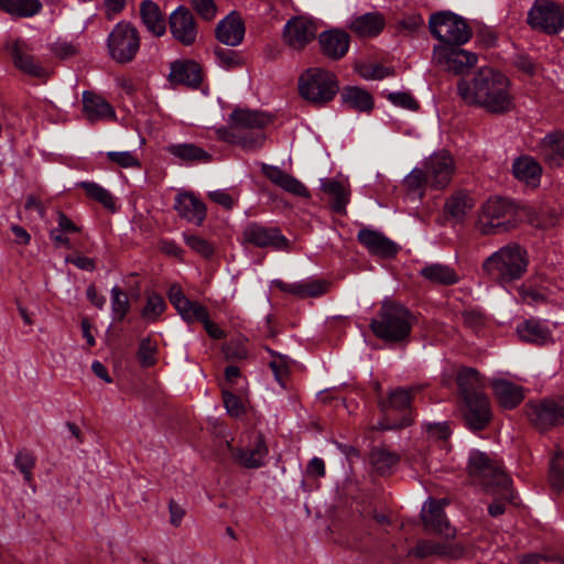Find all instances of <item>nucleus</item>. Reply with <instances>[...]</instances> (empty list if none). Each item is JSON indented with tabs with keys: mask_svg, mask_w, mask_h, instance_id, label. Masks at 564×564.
<instances>
[{
	"mask_svg": "<svg viewBox=\"0 0 564 564\" xmlns=\"http://www.w3.org/2000/svg\"><path fill=\"white\" fill-rule=\"evenodd\" d=\"M223 397L225 408L230 416L238 417L245 413V405L239 397L228 391H224Z\"/></svg>",
	"mask_w": 564,
	"mask_h": 564,
	"instance_id": "nucleus-61",
	"label": "nucleus"
},
{
	"mask_svg": "<svg viewBox=\"0 0 564 564\" xmlns=\"http://www.w3.org/2000/svg\"><path fill=\"white\" fill-rule=\"evenodd\" d=\"M341 101L348 108L361 111L370 112L373 109V98L365 89L357 86L345 87L341 91Z\"/></svg>",
	"mask_w": 564,
	"mask_h": 564,
	"instance_id": "nucleus-40",
	"label": "nucleus"
},
{
	"mask_svg": "<svg viewBox=\"0 0 564 564\" xmlns=\"http://www.w3.org/2000/svg\"><path fill=\"white\" fill-rule=\"evenodd\" d=\"M107 158L109 161L116 163L120 167L128 169V167H137L140 165L139 160L137 156L130 152V151H122V152H108Z\"/></svg>",
	"mask_w": 564,
	"mask_h": 564,
	"instance_id": "nucleus-59",
	"label": "nucleus"
},
{
	"mask_svg": "<svg viewBox=\"0 0 564 564\" xmlns=\"http://www.w3.org/2000/svg\"><path fill=\"white\" fill-rule=\"evenodd\" d=\"M563 455L557 452L550 460L549 481L554 490L560 492L564 488Z\"/></svg>",
	"mask_w": 564,
	"mask_h": 564,
	"instance_id": "nucleus-52",
	"label": "nucleus"
},
{
	"mask_svg": "<svg viewBox=\"0 0 564 564\" xmlns=\"http://www.w3.org/2000/svg\"><path fill=\"white\" fill-rule=\"evenodd\" d=\"M520 221L519 207L502 197H491L482 205L478 227L482 235H497L516 228Z\"/></svg>",
	"mask_w": 564,
	"mask_h": 564,
	"instance_id": "nucleus-6",
	"label": "nucleus"
},
{
	"mask_svg": "<svg viewBox=\"0 0 564 564\" xmlns=\"http://www.w3.org/2000/svg\"><path fill=\"white\" fill-rule=\"evenodd\" d=\"M35 464L36 458L30 451L21 449L17 453L14 458V466L20 470L28 484H30L33 479V469Z\"/></svg>",
	"mask_w": 564,
	"mask_h": 564,
	"instance_id": "nucleus-53",
	"label": "nucleus"
},
{
	"mask_svg": "<svg viewBox=\"0 0 564 564\" xmlns=\"http://www.w3.org/2000/svg\"><path fill=\"white\" fill-rule=\"evenodd\" d=\"M457 384L464 398L482 393V379L475 368H462L457 375Z\"/></svg>",
	"mask_w": 564,
	"mask_h": 564,
	"instance_id": "nucleus-42",
	"label": "nucleus"
},
{
	"mask_svg": "<svg viewBox=\"0 0 564 564\" xmlns=\"http://www.w3.org/2000/svg\"><path fill=\"white\" fill-rule=\"evenodd\" d=\"M140 15L147 30L154 36L160 37L166 32L165 18L154 1L143 0L140 3Z\"/></svg>",
	"mask_w": 564,
	"mask_h": 564,
	"instance_id": "nucleus-34",
	"label": "nucleus"
},
{
	"mask_svg": "<svg viewBox=\"0 0 564 564\" xmlns=\"http://www.w3.org/2000/svg\"><path fill=\"white\" fill-rule=\"evenodd\" d=\"M318 44L323 55L333 61H338L347 54L350 36L344 30L330 29L318 35Z\"/></svg>",
	"mask_w": 564,
	"mask_h": 564,
	"instance_id": "nucleus-21",
	"label": "nucleus"
},
{
	"mask_svg": "<svg viewBox=\"0 0 564 564\" xmlns=\"http://www.w3.org/2000/svg\"><path fill=\"white\" fill-rule=\"evenodd\" d=\"M184 240L192 250L204 258H210L214 254L215 249L213 245L199 236L184 234Z\"/></svg>",
	"mask_w": 564,
	"mask_h": 564,
	"instance_id": "nucleus-55",
	"label": "nucleus"
},
{
	"mask_svg": "<svg viewBox=\"0 0 564 564\" xmlns=\"http://www.w3.org/2000/svg\"><path fill=\"white\" fill-rule=\"evenodd\" d=\"M411 400L412 392L410 390L399 388L391 391L387 400H381L379 402V406L384 419L375 426V429L379 431H390L409 426L412 423V420L408 413L402 414L401 419L398 421H391V415L394 412L403 413L408 411Z\"/></svg>",
	"mask_w": 564,
	"mask_h": 564,
	"instance_id": "nucleus-11",
	"label": "nucleus"
},
{
	"mask_svg": "<svg viewBox=\"0 0 564 564\" xmlns=\"http://www.w3.org/2000/svg\"><path fill=\"white\" fill-rule=\"evenodd\" d=\"M214 54L218 64L224 68L230 69L242 65V58L236 51L224 47H216L214 50Z\"/></svg>",
	"mask_w": 564,
	"mask_h": 564,
	"instance_id": "nucleus-54",
	"label": "nucleus"
},
{
	"mask_svg": "<svg viewBox=\"0 0 564 564\" xmlns=\"http://www.w3.org/2000/svg\"><path fill=\"white\" fill-rule=\"evenodd\" d=\"M424 25V19L422 14L417 11H411L404 13L398 20V26L401 30H405L408 32H415Z\"/></svg>",
	"mask_w": 564,
	"mask_h": 564,
	"instance_id": "nucleus-57",
	"label": "nucleus"
},
{
	"mask_svg": "<svg viewBox=\"0 0 564 564\" xmlns=\"http://www.w3.org/2000/svg\"><path fill=\"white\" fill-rule=\"evenodd\" d=\"M109 56L119 64L134 59L140 50V34L130 22L121 21L115 25L107 39Z\"/></svg>",
	"mask_w": 564,
	"mask_h": 564,
	"instance_id": "nucleus-9",
	"label": "nucleus"
},
{
	"mask_svg": "<svg viewBox=\"0 0 564 564\" xmlns=\"http://www.w3.org/2000/svg\"><path fill=\"white\" fill-rule=\"evenodd\" d=\"M365 79L380 80L393 74V70L382 65H368L359 69Z\"/></svg>",
	"mask_w": 564,
	"mask_h": 564,
	"instance_id": "nucleus-62",
	"label": "nucleus"
},
{
	"mask_svg": "<svg viewBox=\"0 0 564 564\" xmlns=\"http://www.w3.org/2000/svg\"><path fill=\"white\" fill-rule=\"evenodd\" d=\"M78 186L90 199L98 202L109 210H116V199L108 189L94 182H80Z\"/></svg>",
	"mask_w": 564,
	"mask_h": 564,
	"instance_id": "nucleus-45",
	"label": "nucleus"
},
{
	"mask_svg": "<svg viewBox=\"0 0 564 564\" xmlns=\"http://www.w3.org/2000/svg\"><path fill=\"white\" fill-rule=\"evenodd\" d=\"M400 455L386 446H376L371 449L369 460L373 469L380 475L393 471L400 462Z\"/></svg>",
	"mask_w": 564,
	"mask_h": 564,
	"instance_id": "nucleus-41",
	"label": "nucleus"
},
{
	"mask_svg": "<svg viewBox=\"0 0 564 564\" xmlns=\"http://www.w3.org/2000/svg\"><path fill=\"white\" fill-rule=\"evenodd\" d=\"M169 26L173 37L182 45L191 46L196 42L198 28L188 8L177 7L169 17Z\"/></svg>",
	"mask_w": 564,
	"mask_h": 564,
	"instance_id": "nucleus-18",
	"label": "nucleus"
},
{
	"mask_svg": "<svg viewBox=\"0 0 564 564\" xmlns=\"http://www.w3.org/2000/svg\"><path fill=\"white\" fill-rule=\"evenodd\" d=\"M176 311L188 324L200 323L208 314V310L204 305L189 299Z\"/></svg>",
	"mask_w": 564,
	"mask_h": 564,
	"instance_id": "nucleus-49",
	"label": "nucleus"
},
{
	"mask_svg": "<svg viewBox=\"0 0 564 564\" xmlns=\"http://www.w3.org/2000/svg\"><path fill=\"white\" fill-rule=\"evenodd\" d=\"M389 101H391L394 106L401 107L408 110H417L419 102L413 98L410 93L406 91H395L389 93L387 95Z\"/></svg>",
	"mask_w": 564,
	"mask_h": 564,
	"instance_id": "nucleus-58",
	"label": "nucleus"
},
{
	"mask_svg": "<svg viewBox=\"0 0 564 564\" xmlns=\"http://www.w3.org/2000/svg\"><path fill=\"white\" fill-rule=\"evenodd\" d=\"M274 285L283 293L292 294L300 299L318 297L329 290V282L323 279H307L299 282L286 283L274 281Z\"/></svg>",
	"mask_w": 564,
	"mask_h": 564,
	"instance_id": "nucleus-24",
	"label": "nucleus"
},
{
	"mask_svg": "<svg viewBox=\"0 0 564 564\" xmlns=\"http://www.w3.org/2000/svg\"><path fill=\"white\" fill-rule=\"evenodd\" d=\"M527 415L530 422L540 431H547L564 424V404L552 399H545L528 405Z\"/></svg>",
	"mask_w": 564,
	"mask_h": 564,
	"instance_id": "nucleus-16",
	"label": "nucleus"
},
{
	"mask_svg": "<svg viewBox=\"0 0 564 564\" xmlns=\"http://www.w3.org/2000/svg\"><path fill=\"white\" fill-rule=\"evenodd\" d=\"M225 358L227 360H242L248 356L246 347L239 343H229L224 347Z\"/></svg>",
	"mask_w": 564,
	"mask_h": 564,
	"instance_id": "nucleus-64",
	"label": "nucleus"
},
{
	"mask_svg": "<svg viewBox=\"0 0 564 564\" xmlns=\"http://www.w3.org/2000/svg\"><path fill=\"white\" fill-rule=\"evenodd\" d=\"M463 417L468 429L481 431L491 420L489 400L485 393L464 398Z\"/></svg>",
	"mask_w": 564,
	"mask_h": 564,
	"instance_id": "nucleus-20",
	"label": "nucleus"
},
{
	"mask_svg": "<svg viewBox=\"0 0 564 564\" xmlns=\"http://www.w3.org/2000/svg\"><path fill=\"white\" fill-rule=\"evenodd\" d=\"M433 61L447 72L460 75L474 67L478 57L457 45H437L433 50Z\"/></svg>",
	"mask_w": 564,
	"mask_h": 564,
	"instance_id": "nucleus-12",
	"label": "nucleus"
},
{
	"mask_svg": "<svg viewBox=\"0 0 564 564\" xmlns=\"http://www.w3.org/2000/svg\"><path fill=\"white\" fill-rule=\"evenodd\" d=\"M468 475L474 482L479 484L489 494L501 491L505 500L514 498L511 479L498 462L492 460L482 452L474 451L468 459Z\"/></svg>",
	"mask_w": 564,
	"mask_h": 564,
	"instance_id": "nucleus-5",
	"label": "nucleus"
},
{
	"mask_svg": "<svg viewBox=\"0 0 564 564\" xmlns=\"http://www.w3.org/2000/svg\"><path fill=\"white\" fill-rule=\"evenodd\" d=\"M338 89L335 74L324 68H310L299 79L301 96L315 105H325L333 100Z\"/></svg>",
	"mask_w": 564,
	"mask_h": 564,
	"instance_id": "nucleus-7",
	"label": "nucleus"
},
{
	"mask_svg": "<svg viewBox=\"0 0 564 564\" xmlns=\"http://www.w3.org/2000/svg\"><path fill=\"white\" fill-rule=\"evenodd\" d=\"M83 112L91 122L115 118L113 108L102 97L91 91L83 94Z\"/></svg>",
	"mask_w": 564,
	"mask_h": 564,
	"instance_id": "nucleus-33",
	"label": "nucleus"
},
{
	"mask_svg": "<svg viewBox=\"0 0 564 564\" xmlns=\"http://www.w3.org/2000/svg\"><path fill=\"white\" fill-rule=\"evenodd\" d=\"M426 281L440 285H454L460 278L454 268L443 263H430L420 270Z\"/></svg>",
	"mask_w": 564,
	"mask_h": 564,
	"instance_id": "nucleus-38",
	"label": "nucleus"
},
{
	"mask_svg": "<svg viewBox=\"0 0 564 564\" xmlns=\"http://www.w3.org/2000/svg\"><path fill=\"white\" fill-rule=\"evenodd\" d=\"M7 47L10 50L13 65L23 74L40 79L50 76L48 69L33 56L32 48L25 41L15 40Z\"/></svg>",
	"mask_w": 564,
	"mask_h": 564,
	"instance_id": "nucleus-17",
	"label": "nucleus"
},
{
	"mask_svg": "<svg viewBox=\"0 0 564 564\" xmlns=\"http://www.w3.org/2000/svg\"><path fill=\"white\" fill-rule=\"evenodd\" d=\"M208 198L227 210L232 209L238 200V197L231 196L226 189L209 192Z\"/></svg>",
	"mask_w": 564,
	"mask_h": 564,
	"instance_id": "nucleus-63",
	"label": "nucleus"
},
{
	"mask_svg": "<svg viewBox=\"0 0 564 564\" xmlns=\"http://www.w3.org/2000/svg\"><path fill=\"white\" fill-rule=\"evenodd\" d=\"M474 199L465 191H458L451 195L445 205L444 214L453 223H462L465 216L473 209Z\"/></svg>",
	"mask_w": 564,
	"mask_h": 564,
	"instance_id": "nucleus-35",
	"label": "nucleus"
},
{
	"mask_svg": "<svg viewBox=\"0 0 564 564\" xmlns=\"http://www.w3.org/2000/svg\"><path fill=\"white\" fill-rule=\"evenodd\" d=\"M269 449L264 437L261 434L254 436L251 447L241 448L235 452V463L249 469L262 467Z\"/></svg>",
	"mask_w": 564,
	"mask_h": 564,
	"instance_id": "nucleus-27",
	"label": "nucleus"
},
{
	"mask_svg": "<svg viewBox=\"0 0 564 564\" xmlns=\"http://www.w3.org/2000/svg\"><path fill=\"white\" fill-rule=\"evenodd\" d=\"M166 151L181 162L188 164L208 163L213 159L209 152L194 143L170 144Z\"/></svg>",
	"mask_w": 564,
	"mask_h": 564,
	"instance_id": "nucleus-36",
	"label": "nucleus"
},
{
	"mask_svg": "<svg viewBox=\"0 0 564 564\" xmlns=\"http://www.w3.org/2000/svg\"><path fill=\"white\" fill-rule=\"evenodd\" d=\"M158 344L151 337L140 341L137 357L143 368H150L156 364Z\"/></svg>",
	"mask_w": 564,
	"mask_h": 564,
	"instance_id": "nucleus-48",
	"label": "nucleus"
},
{
	"mask_svg": "<svg viewBox=\"0 0 564 564\" xmlns=\"http://www.w3.org/2000/svg\"><path fill=\"white\" fill-rule=\"evenodd\" d=\"M357 239L371 254L380 258H392L399 250L394 241L377 230L368 228L360 229Z\"/></svg>",
	"mask_w": 564,
	"mask_h": 564,
	"instance_id": "nucleus-22",
	"label": "nucleus"
},
{
	"mask_svg": "<svg viewBox=\"0 0 564 564\" xmlns=\"http://www.w3.org/2000/svg\"><path fill=\"white\" fill-rule=\"evenodd\" d=\"M165 308L166 304L161 295L156 293L148 294L145 305L141 310V317L150 323H154L160 318Z\"/></svg>",
	"mask_w": 564,
	"mask_h": 564,
	"instance_id": "nucleus-47",
	"label": "nucleus"
},
{
	"mask_svg": "<svg viewBox=\"0 0 564 564\" xmlns=\"http://www.w3.org/2000/svg\"><path fill=\"white\" fill-rule=\"evenodd\" d=\"M521 340L534 345H547L553 341L552 333L546 325L536 319H528L517 326Z\"/></svg>",
	"mask_w": 564,
	"mask_h": 564,
	"instance_id": "nucleus-31",
	"label": "nucleus"
},
{
	"mask_svg": "<svg viewBox=\"0 0 564 564\" xmlns=\"http://www.w3.org/2000/svg\"><path fill=\"white\" fill-rule=\"evenodd\" d=\"M245 32V23L236 11L220 20L215 29L216 39L228 46L239 45L243 41Z\"/></svg>",
	"mask_w": 564,
	"mask_h": 564,
	"instance_id": "nucleus-25",
	"label": "nucleus"
},
{
	"mask_svg": "<svg viewBox=\"0 0 564 564\" xmlns=\"http://www.w3.org/2000/svg\"><path fill=\"white\" fill-rule=\"evenodd\" d=\"M262 173L283 191L300 197H308V189L297 178L274 165H262Z\"/></svg>",
	"mask_w": 564,
	"mask_h": 564,
	"instance_id": "nucleus-28",
	"label": "nucleus"
},
{
	"mask_svg": "<svg viewBox=\"0 0 564 564\" xmlns=\"http://www.w3.org/2000/svg\"><path fill=\"white\" fill-rule=\"evenodd\" d=\"M456 166L453 156L446 151L430 155L423 165L429 186L433 189H443L452 181Z\"/></svg>",
	"mask_w": 564,
	"mask_h": 564,
	"instance_id": "nucleus-14",
	"label": "nucleus"
},
{
	"mask_svg": "<svg viewBox=\"0 0 564 564\" xmlns=\"http://www.w3.org/2000/svg\"><path fill=\"white\" fill-rule=\"evenodd\" d=\"M267 350L272 356V360L269 362V366L274 375L275 380L282 387H285V380L290 372V359L286 356L276 354L270 348Z\"/></svg>",
	"mask_w": 564,
	"mask_h": 564,
	"instance_id": "nucleus-50",
	"label": "nucleus"
},
{
	"mask_svg": "<svg viewBox=\"0 0 564 564\" xmlns=\"http://www.w3.org/2000/svg\"><path fill=\"white\" fill-rule=\"evenodd\" d=\"M321 189L328 197L332 210L345 215L350 200L349 186L335 178H323L321 180Z\"/></svg>",
	"mask_w": 564,
	"mask_h": 564,
	"instance_id": "nucleus-29",
	"label": "nucleus"
},
{
	"mask_svg": "<svg viewBox=\"0 0 564 564\" xmlns=\"http://www.w3.org/2000/svg\"><path fill=\"white\" fill-rule=\"evenodd\" d=\"M447 505L445 499L436 500L429 499L421 512L422 520L427 530L445 539H454L456 536V529L453 528L446 518L444 507Z\"/></svg>",
	"mask_w": 564,
	"mask_h": 564,
	"instance_id": "nucleus-19",
	"label": "nucleus"
},
{
	"mask_svg": "<svg viewBox=\"0 0 564 564\" xmlns=\"http://www.w3.org/2000/svg\"><path fill=\"white\" fill-rule=\"evenodd\" d=\"M529 25L546 34H557L564 29V9L550 0H536L528 12Z\"/></svg>",
	"mask_w": 564,
	"mask_h": 564,
	"instance_id": "nucleus-10",
	"label": "nucleus"
},
{
	"mask_svg": "<svg viewBox=\"0 0 564 564\" xmlns=\"http://www.w3.org/2000/svg\"><path fill=\"white\" fill-rule=\"evenodd\" d=\"M110 294L113 321L121 322L130 311L129 297L118 285L111 289Z\"/></svg>",
	"mask_w": 564,
	"mask_h": 564,
	"instance_id": "nucleus-46",
	"label": "nucleus"
},
{
	"mask_svg": "<svg viewBox=\"0 0 564 564\" xmlns=\"http://www.w3.org/2000/svg\"><path fill=\"white\" fill-rule=\"evenodd\" d=\"M317 33L315 21L310 18L299 15L291 18L283 26L282 39L284 43L293 51H302L308 45Z\"/></svg>",
	"mask_w": 564,
	"mask_h": 564,
	"instance_id": "nucleus-15",
	"label": "nucleus"
},
{
	"mask_svg": "<svg viewBox=\"0 0 564 564\" xmlns=\"http://www.w3.org/2000/svg\"><path fill=\"white\" fill-rule=\"evenodd\" d=\"M456 89L466 106L488 113L505 115L514 108L509 78L491 67L479 68L470 79H459Z\"/></svg>",
	"mask_w": 564,
	"mask_h": 564,
	"instance_id": "nucleus-1",
	"label": "nucleus"
},
{
	"mask_svg": "<svg viewBox=\"0 0 564 564\" xmlns=\"http://www.w3.org/2000/svg\"><path fill=\"white\" fill-rule=\"evenodd\" d=\"M51 52L58 58L65 59L78 54V47L73 42L57 40L51 45Z\"/></svg>",
	"mask_w": 564,
	"mask_h": 564,
	"instance_id": "nucleus-60",
	"label": "nucleus"
},
{
	"mask_svg": "<svg viewBox=\"0 0 564 564\" xmlns=\"http://www.w3.org/2000/svg\"><path fill=\"white\" fill-rule=\"evenodd\" d=\"M174 208L180 217L197 226H200L206 218L207 208L205 203L192 192L177 194Z\"/></svg>",
	"mask_w": 564,
	"mask_h": 564,
	"instance_id": "nucleus-23",
	"label": "nucleus"
},
{
	"mask_svg": "<svg viewBox=\"0 0 564 564\" xmlns=\"http://www.w3.org/2000/svg\"><path fill=\"white\" fill-rule=\"evenodd\" d=\"M431 34L441 41L442 45L460 46L471 37V29L459 15L451 11L433 13L429 20Z\"/></svg>",
	"mask_w": 564,
	"mask_h": 564,
	"instance_id": "nucleus-8",
	"label": "nucleus"
},
{
	"mask_svg": "<svg viewBox=\"0 0 564 564\" xmlns=\"http://www.w3.org/2000/svg\"><path fill=\"white\" fill-rule=\"evenodd\" d=\"M462 553L463 549L458 546L451 547L444 543L420 540L415 547L409 552V555H414L417 558H425L432 555L459 557Z\"/></svg>",
	"mask_w": 564,
	"mask_h": 564,
	"instance_id": "nucleus-39",
	"label": "nucleus"
},
{
	"mask_svg": "<svg viewBox=\"0 0 564 564\" xmlns=\"http://www.w3.org/2000/svg\"><path fill=\"white\" fill-rule=\"evenodd\" d=\"M242 238L246 243L258 248H272L276 251H289L291 249L290 240L281 234L276 227H267L259 223H249L242 231Z\"/></svg>",
	"mask_w": 564,
	"mask_h": 564,
	"instance_id": "nucleus-13",
	"label": "nucleus"
},
{
	"mask_svg": "<svg viewBox=\"0 0 564 564\" xmlns=\"http://www.w3.org/2000/svg\"><path fill=\"white\" fill-rule=\"evenodd\" d=\"M384 26L386 19L378 11L354 17L347 24V28L359 37H376Z\"/></svg>",
	"mask_w": 564,
	"mask_h": 564,
	"instance_id": "nucleus-26",
	"label": "nucleus"
},
{
	"mask_svg": "<svg viewBox=\"0 0 564 564\" xmlns=\"http://www.w3.org/2000/svg\"><path fill=\"white\" fill-rule=\"evenodd\" d=\"M414 321L405 306L386 300L370 322V329L377 338L386 343H402L409 338Z\"/></svg>",
	"mask_w": 564,
	"mask_h": 564,
	"instance_id": "nucleus-3",
	"label": "nucleus"
},
{
	"mask_svg": "<svg viewBox=\"0 0 564 564\" xmlns=\"http://www.w3.org/2000/svg\"><path fill=\"white\" fill-rule=\"evenodd\" d=\"M195 12L205 21H213L217 14V6L214 0H189Z\"/></svg>",
	"mask_w": 564,
	"mask_h": 564,
	"instance_id": "nucleus-56",
	"label": "nucleus"
},
{
	"mask_svg": "<svg viewBox=\"0 0 564 564\" xmlns=\"http://www.w3.org/2000/svg\"><path fill=\"white\" fill-rule=\"evenodd\" d=\"M171 82L189 87H197L203 80L200 66L194 61L175 62L170 73Z\"/></svg>",
	"mask_w": 564,
	"mask_h": 564,
	"instance_id": "nucleus-32",
	"label": "nucleus"
},
{
	"mask_svg": "<svg viewBox=\"0 0 564 564\" xmlns=\"http://www.w3.org/2000/svg\"><path fill=\"white\" fill-rule=\"evenodd\" d=\"M543 156L550 166L564 164V134L550 135L543 144Z\"/></svg>",
	"mask_w": 564,
	"mask_h": 564,
	"instance_id": "nucleus-44",
	"label": "nucleus"
},
{
	"mask_svg": "<svg viewBox=\"0 0 564 564\" xmlns=\"http://www.w3.org/2000/svg\"><path fill=\"white\" fill-rule=\"evenodd\" d=\"M528 264L527 250L517 243H509L489 256L482 263V270L491 280L503 285L520 280Z\"/></svg>",
	"mask_w": 564,
	"mask_h": 564,
	"instance_id": "nucleus-4",
	"label": "nucleus"
},
{
	"mask_svg": "<svg viewBox=\"0 0 564 564\" xmlns=\"http://www.w3.org/2000/svg\"><path fill=\"white\" fill-rule=\"evenodd\" d=\"M512 172L516 178L531 187H538L540 184L542 169L531 156L517 159L512 164Z\"/></svg>",
	"mask_w": 564,
	"mask_h": 564,
	"instance_id": "nucleus-37",
	"label": "nucleus"
},
{
	"mask_svg": "<svg viewBox=\"0 0 564 564\" xmlns=\"http://www.w3.org/2000/svg\"><path fill=\"white\" fill-rule=\"evenodd\" d=\"M403 185L410 193H416L420 197L423 196L424 189L429 186L426 173L423 169H413L403 180Z\"/></svg>",
	"mask_w": 564,
	"mask_h": 564,
	"instance_id": "nucleus-51",
	"label": "nucleus"
},
{
	"mask_svg": "<svg viewBox=\"0 0 564 564\" xmlns=\"http://www.w3.org/2000/svg\"><path fill=\"white\" fill-rule=\"evenodd\" d=\"M0 9L17 17H32L41 11L42 4L39 0H0Z\"/></svg>",
	"mask_w": 564,
	"mask_h": 564,
	"instance_id": "nucleus-43",
	"label": "nucleus"
},
{
	"mask_svg": "<svg viewBox=\"0 0 564 564\" xmlns=\"http://www.w3.org/2000/svg\"><path fill=\"white\" fill-rule=\"evenodd\" d=\"M272 121L270 115L236 108L229 116L228 127L217 129L218 139L239 145L245 151H257L264 143L262 129Z\"/></svg>",
	"mask_w": 564,
	"mask_h": 564,
	"instance_id": "nucleus-2",
	"label": "nucleus"
},
{
	"mask_svg": "<svg viewBox=\"0 0 564 564\" xmlns=\"http://www.w3.org/2000/svg\"><path fill=\"white\" fill-rule=\"evenodd\" d=\"M492 390L498 402L505 409H513L524 399L523 388L505 379L495 380Z\"/></svg>",
	"mask_w": 564,
	"mask_h": 564,
	"instance_id": "nucleus-30",
	"label": "nucleus"
}]
</instances>
